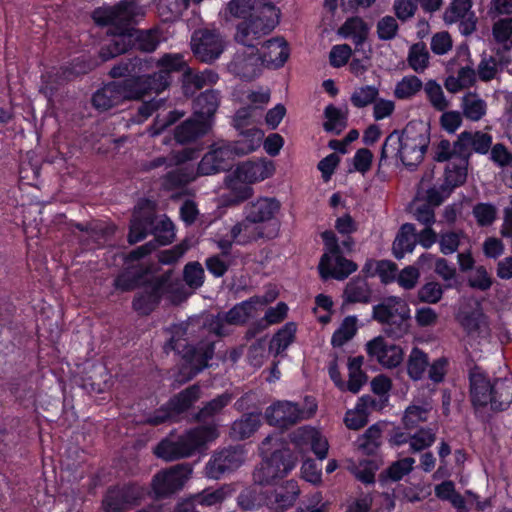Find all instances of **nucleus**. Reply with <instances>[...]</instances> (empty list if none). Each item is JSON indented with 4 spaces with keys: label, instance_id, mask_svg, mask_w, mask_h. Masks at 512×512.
Here are the masks:
<instances>
[{
    "label": "nucleus",
    "instance_id": "obj_1",
    "mask_svg": "<svg viewBox=\"0 0 512 512\" xmlns=\"http://www.w3.org/2000/svg\"><path fill=\"white\" fill-rule=\"evenodd\" d=\"M280 10L276 5H265L249 20L241 21L236 27L235 41L246 46L243 51H237L228 65L235 76L245 81L258 77L265 67L256 42L269 34L279 24Z\"/></svg>",
    "mask_w": 512,
    "mask_h": 512
},
{
    "label": "nucleus",
    "instance_id": "obj_2",
    "mask_svg": "<svg viewBox=\"0 0 512 512\" xmlns=\"http://www.w3.org/2000/svg\"><path fill=\"white\" fill-rule=\"evenodd\" d=\"M192 322H172L166 329L169 338L164 344L165 353L174 351L181 356L179 373L189 381L209 367V361L215 354V342L203 339L196 344H189L186 338Z\"/></svg>",
    "mask_w": 512,
    "mask_h": 512
},
{
    "label": "nucleus",
    "instance_id": "obj_3",
    "mask_svg": "<svg viewBox=\"0 0 512 512\" xmlns=\"http://www.w3.org/2000/svg\"><path fill=\"white\" fill-rule=\"evenodd\" d=\"M219 436L215 425H202L190 428L180 435L170 434L154 447V455L165 461L188 458L200 452L207 443Z\"/></svg>",
    "mask_w": 512,
    "mask_h": 512
},
{
    "label": "nucleus",
    "instance_id": "obj_4",
    "mask_svg": "<svg viewBox=\"0 0 512 512\" xmlns=\"http://www.w3.org/2000/svg\"><path fill=\"white\" fill-rule=\"evenodd\" d=\"M470 398L475 408L490 404L493 411H504L512 402V388L505 381H493L484 373H470Z\"/></svg>",
    "mask_w": 512,
    "mask_h": 512
},
{
    "label": "nucleus",
    "instance_id": "obj_5",
    "mask_svg": "<svg viewBox=\"0 0 512 512\" xmlns=\"http://www.w3.org/2000/svg\"><path fill=\"white\" fill-rule=\"evenodd\" d=\"M324 245L318 272L323 281L335 279L343 281L358 269V265L344 257L339 240L332 230H325L321 234Z\"/></svg>",
    "mask_w": 512,
    "mask_h": 512
},
{
    "label": "nucleus",
    "instance_id": "obj_6",
    "mask_svg": "<svg viewBox=\"0 0 512 512\" xmlns=\"http://www.w3.org/2000/svg\"><path fill=\"white\" fill-rule=\"evenodd\" d=\"M100 9L95 8L91 13V18L94 23L99 27H109L108 34L112 38L100 47L99 57L103 62L113 59L121 54L131 50V34L130 26H136L130 20H101Z\"/></svg>",
    "mask_w": 512,
    "mask_h": 512
},
{
    "label": "nucleus",
    "instance_id": "obj_7",
    "mask_svg": "<svg viewBox=\"0 0 512 512\" xmlns=\"http://www.w3.org/2000/svg\"><path fill=\"white\" fill-rule=\"evenodd\" d=\"M297 456L289 448L273 451L253 471V480L259 485H269L286 476L296 466Z\"/></svg>",
    "mask_w": 512,
    "mask_h": 512
},
{
    "label": "nucleus",
    "instance_id": "obj_8",
    "mask_svg": "<svg viewBox=\"0 0 512 512\" xmlns=\"http://www.w3.org/2000/svg\"><path fill=\"white\" fill-rule=\"evenodd\" d=\"M191 474L192 467L188 463H179L158 471L151 481L155 499H166L180 491Z\"/></svg>",
    "mask_w": 512,
    "mask_h": 512
},
{
    "label": "nucleus",
    "instance_id": "obj_9",
    "mask_svg": "<svg viewBox=\"0 0 512 512\" xmlns=\"http://www.w3.org/2000/svg\"><path fill=\"white\" fill-rule=\"evenodd\" d=\"M144 497L143 488L135 482L108 487L102 500L103 512H126L140 505Z\"/></svg>",
    "mask_w": 512,
    "mask_h": 512
},
{
    "label": "nucleus",
    "instance_id": "obj_10",
    "mask_svg": "<svg viewBox=\"0 0 512 512\" xmlns=\"http://www.w3.org/2000/svg\"><path fill=\"white\" fill-rule=\"evenodd\" d=\"M402 164L410 171L423 161L430 143L428 130H418L415 124L408 123L402 130Z\"/></svg>",
    "mask_w": 512,
    "mask_h": 512
},
{
    "label": "nucleus",
    "instance_id": "obj_11",
    "mask_svg": "<svg viewBox=\"0 0 512 512\" xmlns=\"http://www.w3.org/2000/svg\"><path fill=\"white\" fill-rule=\"evenodd\" d=\"M247 451L244 445L237 444L215 452L206 464V475L221 479L225 474L236 471L245 462Z\"/></svg>",
    "mask_w": 512,
    "mask_h": 512
},
{
    "label": "nucleus",
    "instance_id": "obj_12",
    "mask_svg": "<svg viewBox=\"0 0 512 512\" xmlns=\"http://www.w3.org/2000/svg\"><path fill=\"white\" fill-rule=\"evenodd\" d=\"M280 230V222H273L270 225H261L252 221L248 215L237 222L230 229V236L235 241V244L246 246L257 242L261 239L272 240L275 239Z\"/></svg>",
    "mask_w": 512,
    "mask_h": 512
},
{
    "label": "nucleus",
    "instance_id": "obj_13",
    "mask_svg": "<svg viewBox=\"0 0 512 512\" xmlns=\"http://www.w3.org/2000/svg\"><path fill=\"white\" fill-rule=\"evenodd\" d=\"M188 66L183 53L168 52L162 54L155 62L156 71L151 73L156 82V90L161 93L168 89L175 74H180L181 78Z\"/></svg>",
    "mask_w": 512,
    "mask_h": 512
},
{
    "label": "nucleus",
    "instance_id": "obj_14",
    "mask_svg": "<svg viewBox=\"0 0 512 512\" xmlns=\"http://www.w3.org/2000/svg\"><path fill=\"white\" fill-rule=\"evenodd\" d=\"M191 48L195 57L204 63L217 60L224 51V42L216 30H196L191 38Z\"/></svg>",
    "mask_w": 512,
    "mask_h": 512
},
{
    "label": "nucleus",
    "instance_id": "obj_15",
    "mask_svg": "<svg viewBox=\"0 0 512 512\" xmlns=\"http://www.w3.org/2000/svg\"><path fill=\"white\" fill-rule=\"evenodd\" d=\"M154 218L155 203L149 199L140 200L129 224L128 243L131 245L136 244L143 241L149 234H152Z\"/></svg>",
    "mask_w": 512,
    "mask_h": 512
},
{
    "label": "nucleus",
    "instance_id": "obj_16",
    "mask_svg": "<svg viewBox=\"0 0 512 512\" xmlns=\"http://www.w3.org/2000/svg\"><path fill=\"white\" fill-rule=\"evenodd\" d=\"M264 416L270 426L288 429L304 418V410L298 403L278 400L266 408Z\"/></svg>",
    "mask_w": 512,
    "mask_h": 512
},
{
    "label": "nucleus",
    "instance_id": "obj_17",
    "mask_svg": "<svg viewBox=\"0 0 512 512\" xmlns=\"http://www.w3.org/2000/svg\"><path fill=\"white\" fill-rule=\"evenodd\" d=\"M100 9L101 20H130L134 24H139L146 15V9L140 4V0H120L114 5L104 4L97 7Z\"/></svg>",
    "mask_w": 512,
    "mask_h": 512
},
{
    "label": "nucleus",
    "instance_id": "obj_18",
    "mask_svg": "<svg viewBox=\"0 0 512 512\" xmlns=\"http://www.w3.org/2000/svg\"><path fill=\"white\" fill-rule=\"evenodd\" d=\"M121 93L122 101L140 100L146 95L152 93L159 94L156 90V82L151 74L138 75L133 74L129 78L117 81Z\"/></svg>",
    "mask_w": 512,
    "mask_h": 512
},
{
    "label": "nucleus",
    "instance_id": "obj_19",
    "mask_svg": "<svg viewBox=\"0 0 512 512\" xmlns=\"http://www.w3.org/2000/svg\"><path fill=\"white\" fill-rule=\"evenodd\" d=\"M274 171L273 161L265 158L250 159L237 166L234 176L241 183L253 184L269 178Z\"/></svg>",
    "mask_w": 512,
    "mask_h": 512
},
{
    "label": "nucleus",
    "instance_id": "obj_20",
    "mask_svg": "<svg viewBox=\"0 0 512 512\" xmlns=\"http://www.w3.org/2000/svg\"><path fill=\"white\" fill-rule=\"evenodd\" d=\"M261 60L265 67L279 69L285 65L290 56V47L284 37H273L262 44Z\"/></svg>",
    "mask_w": 512,
    "mask_h": 512
},
{
    "label": "nucleus",
    "instance_id": "obj_21",
    "mask_svg": "<svg viewBox=\"0 0 512 512\" xmlns=\"http://www.w3.org/2000/svg\"><path fill=\"white\" fill-rule=\"evenodd\" d=\"M153 273L151 265H128L113 280V287L119 292H131L142 286L144 278Z\"/></svg>",
    "mask_w": 512,
    "mask_h": 512
},
{
    "label": "nucleus",
    "instance_id": "obj_22",
    "mask_svg": "<svg viewBox=\"0 0 512 512\" xmlns=\"http://www.w3.org/2000/svg\"><path fill=\"white\" fill-rule=\"evenodd\" d=\"M280 208L281 204L276 198L262 197L249 203L244 209V215H248L252 221L261 225H270L279 222L276 215Z\"/></svg>",
    "mask_w": 512,
    "mask_h": 512
},
{
    "label": "nucleus",
    "instance_id": "obj_23",
    "mask_svg": "<svg viewBox=\"0 0 512 512\" xmlns=\"http://www.w3.org/2000/svg\"><path fill=\"white\" fill-rule=\"evenodd\" d=\"M299 493L297 481L288 480L267 494V506L274 512H284L294 505Z\"/></svg>",
    "mask_w": 512,
    "mask_h": 512
},
{
    "label": "nucleus",
    "instance_id": "obj_24",
    "mask_svg": "<svg viewBox=\"0 0 512 512\" xmlns=\"http://www.w3.org/2000/svg\"><path fill=\"white\" fill-rule=\"evenodd\" d=\"M220 105V93L214 89L201 92L193 101V116L212 125L213 117Z\"/></svg>",
    "mask_w": 512,
    "mask_h": 512
},
{
    "label": "nucleus",
    "instance_id": "obj_25",
    "mask_svg": "<svg viewBox=\"0 0 512 512\" xmlns=\"http://www.w3.org/2000/svg\"><path fill=\"white\" fill-rule=\"evenodd\" d=\"M211 129L210 123L201 121L192 115L174 129V139L179 144H187L206 135Z\"/></svg>",
    "mask_w": 512,
    "mask_h": 512
},
{
    "label": "nucleus",
    "instance_id": "obj_26",
    "mask_svg": "<svg viewBox=\"0 0 512 512\" xmlns=\"http://www.w3.org/2000/svg\"><path fill=\"white\" fill-rule=\"evenodd\" d=\"M131 49L144 53L156 51L161 43V33L158 28L139 29L130 26Z\"/></svg>",
    "mask_w": 512,
    "mask_h": 512
},
{
    "label": "nucleus",
    "instance_id": "obj_27",
    "mask_svg": "<svg viewBox=\"0 0 512 512\" xmlns=\"http://www.w3.org/2000/svg\"><path fill=\"white\" fill-rule=\"evenodd\" d=\"M417 244L416 228L412 223H404L399 228L392 244V253L401 260L407 253L413 252Z\"/></svg>",
    "mask_w": 512,
    "mask_h": 512
},
{
    "label": "nucleus",
    "instance_id": "obj_28",
    "mask_svg": "<svg viewBox=\"0 0 512 512\" xmlns=\"http://www.w3.org/2000/svg\"><path fill=\"white\" fill-rule=\"evenodd\" d=\"M117 81H112L98 89L91 98L92 105L99 111H107L123 103Z\"/></svg>",
    "mask_w": 512,
    "mask_h": 512
},
{
    "label": "nucleus",
    "instance_id": "obj_29",
    "mask_svg": "<svg viewBox=\"0 0 512 512\" xmlns=\"http://www.w3.org/2000/svg\"><path fill=\"white\" fill-rule=\"evenodd\" d=\"M201 392L199 384H192L172 396L167 403L175 417H178L191 409L194 403L200 399Z\"/></svg>",
    "mask_w": 512,
    "mask_h": 512
},
{
    "label": "nucleus",
    "instance_id": "obj_30",
    "mask_svg": "<svg viewBox=\"0 0 512 512\" xmlns=\"http://www.w3.org/2000/svg\"><path fill=\"white\" fill-rule=\"evenodd\" d=\"M241 139L228 142L235 157L243 156L256 151L262 143L264 133L261 129L252 127L240 132Z\"/></svg>",
    "mask_w": 512,
    "mask_h": 512
},
{
    "label": "nucleus",
    "instance_id": "obj_31",
    "mask_svg": "<svg viewBox=\"0 0 512 512\" xmlns=\"http://www.w3.org/2000/svg\"><path fill=\"white\" fill-rule=\"evenodd\" d=\"M261 425L260 413H245L235 420L230 428V436L236 440H245L251 437Z\"/></svg>",
    "mask_w": 512,
    "mask_h": 512
},
{
    "label": "nucleus",
    "instance_id": "obj_32",
    "mask_svg": "<svg viewBox=\"0 0 512 512\" xmlns=\"http://www.w3.org/2000/svg\"><path fill=\"white\" fill-rule=\"evenodd\" d=\"M42 86L40 92L43 93L48 99H52L60 87L65 83L71 81L67 69L64 65L54 67L42 75Z\"/></svg>",
    "mask_w": 512,
    "mask_h": 512
},
{
    "label": "nucleus",
    "instance_id": "obj_33",
    "mask_svg": "<svg viewBox=\"0 0 512 512\" xmlns=\"http://www.w3.org/2000/svg\"><path fill=\"white\" fill-rule=\"evenodd\" d=\"M368 32V25L359 16L347 18L338 30L340 36L345 39L351 38L356 46L366 41Z\"/></svg>",
    "mask_w": 512,
    "mask_h": 512
},
{
    "label": "nucleus",
    "instance_id": "obj_34",
    "mask_svg": "<svg viewBox=\"0 0 512 512\" xmlns=\"http://www.w3.org/2000/svg\"><path fill=\"white\" fill-rule=\"evenodd\" d=\"M468 166L469 165L460 162H449L445 167L441 184L453 193L456 188L466 183Z\"/></svg>",
    "mask_w": 512,
    "mask_h": 512
},
{
    "label": "nucleus",
    "instance_id": "obj_35",
    "mask_svg": "<svg viewBox=\"0 0 512 512\" xmlns=\"http://www.w3.org/2000/svg\"><path fill=\"white\" fill-rule=\"evenodd\" d=\"M297 331L296 322H286L269 341V352L279 355L294 342Z\"/></svg>",
    "mask_w": 512,
    "mask_h": 512
},
{
    "label": "nucleus",
    "instance_id": "obj_36",
    "mask_svg": "<svg viewBox=\"0 0 512 512\" xmlns=\"http://www.w3.org/2000/svg\"><path fill=\"white\" fill-rule=\"evenodd\" d=\"M344 296L349 303H368L371 299V289L365 279L356 277L347 283Z\"/></svg>",
    "mask_w": 512,
    "mask_h": 512
},
{
    "label": "nucleus",
    "instance_id": "obj_37",
    "mask_svg": "<svg viewBox=\"0 0 512 512\" xmlns=\"http://www.w3.org/2000/svg\"><path fill=\"white\" fill-rule=\"evenodd\" d=\"M172 271H166L159 276L144 278L142 286L149 291L152 296L161 302L164 295L172 292Z\"/></svg>",
    "mask_w": 512,
    "mask_h": 512
},
{
    "label": "nucleus",
    "instance_id": "obj_38",
    "mask_svg": "<svg viewBox=\"0 0 512 512\" xmlns=\"http://www.w3.org/2000/svg\"><path fill=\"white\" fill-rule=\"evenodd\" d=\"M233 399V394L229 391L217 395L212 400L206 402L203 407L195 414L197 421H205L219 414Z\"/></svg>",
    "mask_w": 512,
    "mask_h": 512
},
{
    "label": "nucleus",
    "instance_id": "obj_39",
    "mask_svg": "<svg viewBox=\"0 0 512 512\" xmlns=\"http://www.w3.org/2000/svg\"><path fill=\"white\" fill-rule=\"evenodd\" d=\"M265 5H274L269 0H255L254 3H251V0H231L228 3V11L234 16L241 18L244 20H249L253 14L256 13L257 10H260Z\"/></svg>",
    "mask_w": 512,
    "mask_h": 512
},
{
    "label": "nucleus",
    "instance_id": "obj_40",
    "mask_svg": "<svg viewBox=\"0 0 512 512\" xmlns=\"http://www.w3.org/2000/svg\"><path fill=\"white\" fill-rule=\"evenodd\" d=\"M402 140V130H394L386 137L380 151L379 166L385 164L389 156L402 162Z\"/></svg>",
    "mask_w": 512,
    "mask_h": 512
},
{
    "label": "nucleus",
    "instance_id": "obj_41",
    "mask_svg": "<svg viewBox=\"0 0 512 512\" xmlns=\"http://www.w3.org/2000/svg\"><path fill=\"white\" fill-rule=\"evenodd\" d=\"M429 366L428 355L423 352L420 348L414 347L411 350L407 361V373L408 376L414 380L418 381L422 379L424 372Z\"/></svg>",
    "mask_w": 512,
    "mask_h": 512
},
{
    "label": "nucleus",
    "instance_id": "obj_42",
    "mask_svg": "<svg viewBox=\"0 0 512 512\" xmlns=\"http://www.w3.org/2000/svg\"><path fill=\"white\" fill-rule=\"evenodd\" d=\"M414 463L415 460L411 457H406L393 462L388 466V468L380 473V481H400L404 476L408 475L413 470Z\"/></svg>",
    "mask_w": 512,
    "mask_h": 512
},
{
    "label": "nucleus",
    "instance_id": "obj_43",
    "mask_svg": "<svg viewBox=\"0 0 512 512\" xmlns=\"http://www.w3.org/2000/svg\"><path fill=\"white\" fill-rule=\"evenodd\" d=\"M152 228V235H154V242L157 246L168 245L174 240V224L169 218L165 217L164 219L158 220L155 214Z\"/></svg>",
    "mask_w": 512,
    "mask_h": 512
},
{
    "label": "nucleus",
    "instance_id": "obj_44",
    "mask_svg": "<svg viewBox=\"0 0 512 512\" xmlns=\"http://www.w3.org/2000/svg\"><path fill=\"white\" fill-rule=\"evenodd\" d=\"M197 179L194 166H183L169 171L165 176L166 183L172 188H183Z\"/></svg>",
    "mask_w": 512,
    "mask_h": 512
},
{
    "label": "nucleus",
    "instance_id": "obj_45",
    "mask_svg": "<svg viewBox=\"0 0 512 512\" xmlns=\"http://www.w3.org/2000/svg\"><path fill=\"white\" fill-rule=\"evenodd\" d=\"M324 115L327 120L323 123V128L328 133L339 135L347 125L346 116L333 104L326 106Z\"/></svg>",
    "mask_w": 512,
    "mask_h": 512
},
{
    "label": "nucleus",
    "instance_id": "obj_46",
    "mask_svg": "<svg viewBox=\"0 0 512 512\" xmlns=\"http://www.w3.org/2000/svg\"><path fill=\"white\" fill-rule=\"evenodd\" d=\"M423 87L420 78L415 75L404 76L397 84L394 95L397 99L405 100L415 96Z\"/></svg>",
    "mask_w": 512,
    "mask_h": 512
},
{
    "label": "nucleus",
    "instance_id": "obj_47",
    "mask_svg": "<svg viewBox=\"0 0 512 512\" xmlns=\"http://www.w3.org/2000/svg\"><path fill=\"white\" fill-rule=\"evenodd\" d=\"M409 66L415 72H423L429 65V53L424 42L413 44L407 58Z\"/></svg>",
    "mask_w": 512,
    "mask_h": 512
},
{
    "label": "nucleus",
    "instance_id": "obj_48",
    "mask_svg": "<svg viewBox=\"0 0 512 512\" xmlns=\"http://www.w3.org/2000/svg\"><path fill=\"white\" fill-rule=\"evenodd\" d=\"M257 300L258 298H254L252 296L249 299L236 304L225 318H214L212 316L211 320H245L246 318H249L254 311L260 309L259 305L256 304Z\"/></svg>",
    "mask_w": 512,
    "mask_h": 512
},
{
    "label": "nucleus",
    "instance_id": "obj_49",
    "mask_svg": "<svg viewBox=\"0 0 512 512\" xmlns=\"http://www.w3.org/2000/svg\"><path fill=\"white\" fill-rule=\"evenodd\" d=\"M95 65L96 61L93 60L90 56L81 55L73 58L67 64H64V67L67 69V73L72 81L76 77L88 74L94 69Z\"/></svg>",
    "mask_w": 512,
    "mask_h": 512
},
{
    "label": "nucleus",
    "instance_id": "obj_50",
    "mask_svg": "<svg viewBox=\"0 0 512 512\" xmlns=\"http://www.w3.org/2000/svg\"><path fill=\"white\" fill-rule=\"evenodd\" d=\"M142 61L138 57L122 59L115 64L109 71L111 78H129L140 70Z\"/></svg>",
    "mask_w": 512,
    "mask_h": 512
},
{
    "label": "nucleus",
    "instance_id": "obj_51",
    "mask_svg": "<svg viewBox=\"0 0 512 512\" xmlns=\"http://www.w3.org/2000/svg\"><path fill=\"white\" fill-rule=\"evenodd\" d=\"M209 152L215 157V162L221 171H228L233 167L236 157L228 142L214 145Z\"/></svg>",
    "mask_w": 512,
    "mask_h": 512
},
{
    "label": "nucleus",
    "instance_id": "obj_52",
    "mask_svg": "<svg viewBox=\"0 0 512 512\" xmlns=\"http://www.w3.org/2000/svg\"><path fill=\"white\" fill-rule=\"evenodd\" d=\"M472 6V0H453L444 13L445 22L452 24L465 18L470 12H473Z\"/></svg>",
    "mask_w": 512,
    "mask_h": 512
},
{
    "label": "nucleus",
    "instance_id": "obj_53",
    "mask_svg": "<svg viewBox=\"0 0 512 512\" xmlns=\"http://www.w3.org/2000/svg\"><path fill=\"white\" fill-rule=\"evenodd\" d=\"M160 303L161 302L159 300L144 288L143 291L134 296L132 307L141 315H149L159 306Z\"/></svg>",
    "mask_w": 512,
    "mask_h": 512
},
{
    "label": "nucleus",
    "instance_id": "obj_54",
    "mask_svg": "<svg viewBox=\"0 0 512 512\" xmlns=\"http://www.w3.org/2000/svg\"><path fill=\"white\" fill-rule=\"evenodd\" d=\"M379 90L372 85L362 86L351 95L350 101L356 108H364L377 100Z\"/></svg>",
    "mask_w": 512,
    "mask_h": 512
},
{
    "label": "nucleus",
    "instance_id": "obj_55",
    "mask_svg": "<svg viewBox=\"0 0 512 512\" xmlns=\"http://www.w3.org/2000/svg\"><path fill=\"white\" fill-rule=\"evenodd\" d=\"M175 418L176 417L174 413L172 412L171 408L168 406V403L166 402L159 408L145 413L142 423L144 425L156 427L167 422H170Z\"/></svg>",
    "mask_w": 512,
    "mask_h": 512
},
{
    "label": "nucleus",
    "instance_id": "obj_56",
    "mask_svg": "<svg viewBox=\"0 0 512 512\" xmlns=\"http://www.w3.org/2000/svg\"><path fill=\"white\" fill-rule=\"evenodd\" d=\"M205 279L204 269L199 262H188L183 269V280L192 289L200 288Z\"/></svg>",
    "mask_w": 512,
    "mask_h": 512
},
{
    "label": "nucleus",
    "instance_id": "obj_57",
    "mask_svg": "<svg viewBox=\"0 0 512 512\" xmlns=\"http://www.w3.org/2000/svg\"><path fill=\"white\" fill-rule=\"evenodd\" d=\"M380 445L381 429L374 424L365 431L360 443V448L367 455H375Z\"/></svg>",
    "mask_w": 512,
    "mask_h": 512
},
{
    "label": "nucleus",
    "instance_id": "obj_58",
    "mask_svg": "<svg viewBox=\"0 0 512 512\" xmlns=\"http://www.w3.org/2000/svg\"><path fill=\"white\" fill-rule=\"evenodd\" d=\"M478 226L488 227L496 220L497 209L491 203H477L472 210Z\"/></svg>",
    "mask_w": 512,
    "mask_h": 512
},
{
    "label": "nucleus",
    "instance_id": "obj_59",
    "mask_svg": "<svg viewBox=\"0 0 512 512\" xmlns=\"http://www.w3.org/2000/svg\"><path fill=\"white\" fill-rule=\"evenodd\" d=\"M318 430L310 426L299 427L291 435V442L300 452L308 450L310 443L315 441Z\"/></svg>",
    "mask_w": 512,
    "mask_h": 512
},
{
    "label": "nucleus",
    "instance_id": "obj_60",
    "mask_svg": "<svg viewBox=\"0 0 512 512\" xmlns=\"http://www.w3.org/2000/svg\"><path fill=\"white\" fill-rule=\"evenodd\" d=\"M436 434L430 428H421L410 437V451L420 452L433 445Z\"/></svg>",
    "mask_w": 512,
    "mask_h": 512
},
{
    "label": "nucleus",
    "instance_id": "obj_61",
    "mask_svg": "<svg viewBox=\"0 0 512 512\" xmlns=\"http://www.w3.org/2000/svg\"><path fill=\"white\" fill-rule=\"evenodd\" d=\"M267 350L269 351L267 337L256 339L248 348L247 359L249 364L254 367H260L266 357Z\"/></svg>",
    "mask_w": 512,
    "mask_h": 512
},
{
    "label": "nucleus",
    "instance_id": "obj_62",
    "mask_svg": "<svg viewBox=\"0 0 512 512\" xmlns=\"http://www.w3.org/2000/svg\"><path fill=\"white\" fill-rule=\"evenodd\" d=\"M182 89L186 96L193 95L196 90L204 87L202 72H197L189 65L181 78Z\"/></svg>",
    "mask_w": 512,
    "mask_h": 512
},
{
    "label": "nucleus",
    "instance_id": "obj_63",
    "mask_svg": "<svg viewBox=\"0 0 512 512\" xmlns=\"http://www.w3.org/2000/svg\"><path fill=\"white\" fill-rule=\"evenodd\" d=\"M471 141H470V131L461 132L457 140L453 143V149L455 157L459 160L460 163H464L469 165V159L472 155L471 149Z\"/></svg>",
    "mask_w": 512,
    "mask_h": 512
},
{
    "label": "nucleus",
    "instance_id": "obj_64",
    "mask_svg": "<svg viewBox=\"0 0 512 512\" xmlns=\"http://www.w3.org/2000/svg\"><path fill=\"white\" fill-rule=\"evenodd\" d=\"M492 34L497 43L506 44L510 42L512 46V18L499 19L493 24Z\"/></svg>",
    "mask_w": 512,
    "mask_h": 512
}]
</instances>
